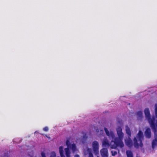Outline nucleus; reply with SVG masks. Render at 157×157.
<instances>
[{"label": "nucleus", "instance_id": "f257e3e1", "mask_svg": "<svg viewBox=\"0 0 157 157\" xmlns=\"http://www.w3.org/2000/svg\"><path fill=\"white\" fill-rule=\"evenodd\" d=\"M104 130L106 135L110 139L112 140L110 143L106 138H104L102 141V145L103 147H109L110 146L111 148H116L118 147L120 148L123 147L124 145L122 141L124 134L122 132V129L120 127L117 128V134L118 138H115L113 132L112 131H109L106 128H104Z\"/></svg>", "mask_w": 157, "mask_h": 157}, {"label": "nucleus", "instance_id": "f03ea898", "mask_svg": "<svg viewBox=\"0 0 157 157\" xmlns=\"http://www.w3.org/2000/svg\"><path fill=\"white\" fill-rule=\"evenodd\" d=\"M155 117H150V114L149 109L146 108L144 110V113L146 119L148 120L151 127L154 132L155 139L152 143V147L154 148L157 145V104L155 106Z\"/></svg>", "mask_w": 157, "mask_h": 157}, {"label": "nucleus", "instance_id": "7ed1b4c3", "mask_svg": "<svg viewBox=\"0 0 157 157\" xmlns=\"http://www.w3.org/2000/svg\"><path fill=\"white\" fill-rule=\"evenodd\" d=\"M70 139H68L66 142V144L67 147V148L65 149V155L66 157H71L70 154L71 152L69 148H71L73 152H75L76 151V148L75 144H71L70 142Z\"/></svg>", "mask_w": 157, "mask_h": 157}, {"label": "nucleus", "instance_id": "20e7f679", "mask_svg": "<svg viewBox=\"0 0 157 157\" xmlns=\"http://www.w3.org/2000/svg\"><path fill=\"white\" fill-rule=\"evenodd\" d=\"M143 133L141 130H139L137 136L134 139V145L135 147L138 148L142 147L143 144L142 140L143 139Z\"/></svg>", "mask_w": 157, "mask_h": 157}, {"label": "nucleus", "instance_id": "39448f33", "mask_svg": "<svg viewBox=\"0 0 157 157\" xmlns=\"http://www.w3.org/2000/svg\"><path fill=\"white\" fill-rule=\"evenodd\" d=\"M125 130L126 133L128 135V138H125V142L126 144L128 147H130L132 145V142L131 139L130 138L131 133L130 128L127 125L125 126Z\"/></svg>", "mask_w": 157, "mask_h": 157}, {"label": "nucleus", "instance_id": "423d86ee", "mask_svg": "<svg viewBox=\"0 0 157 157\" xmlns=\"http://www.w3.org/2000/svg\"><path fill=\"white\" fill-rule=\"evenodd\" d=\"M92 147L94 153L96 155L99 153V144L98 142L94 141L92 143Z\"/></svg>", "mask_w": 157, "mask_h": 157}, {"label": "nucleus", "instance_id": "0eeeda50", "mask_svg": "<svg viewBox=\"0 0 157 157\" xmlns=\"http://www.w3.org/2000/svg\"><path fill=\"white\" fill-rule=\"evenodd\" d=\"M100 153L102 157H108V151L107 149H102L100 151Z\"/></svg>", "mask_w": 157, "mask_h": 157}, {"label": "nucleus", "instance_id": "6e6552de", "mask_svg": "<svg viewBox=\"0 0 157 157\" xmlns=\"http://www.w3.org/2000/svg\"><path fill=\"white\" fill-rule=\"evenodd\" d=\"M91 152V149L88 148H87L84 151V153L85 155H86L87 154H89V157H93Z\"/></svg>", "mask_w": 157, "mask_h": 157}, {"label": "nucleus", "instance_id": "1a4fd4ad", "mask_svg": "<svg viewBox=\"0 0 157 157\" xmlns=\"http://www.w3.org/2000/svg\"><path fill=\"white\" fill-rule=\"evenodd\" d=\"M145 135L147 138H150L151 137V131L150 128H147L145 132Z\"/></svg>", "mask_w": 157, "mask_h": 157}, {"label": "nucleus", "instance_id": "9d476101", "mask_svg": "<svg viewBox=\"0 0 157 157\" xmlns=\"http://www.w3.org/2000/svg\"><path fill=\"white\" fill-rule=\"evenodd\" d=\"M59 152L61 157H65L63 155V148L62 146H60L59 147Z\"/></svg>", "mask_w": 157, "mask_h": 157}, {"label": "nucleus", "instance_id": "9b49d317", "mask_svg": "<svg viewBox=\"0 0 157 157\" xmlns=\"http://www.w3.org/2000/svg\"><path fill=\"white\" fill-rule=\"evenodd\" d=\"M137 116L138 119H140L143 117V113L141 111H138L137 113Z\"/></svg>", "mask_w": 157, "mask_h": 157}, {"label": "nucleus", "instance_id": "f8f14e48", "mask_svg": "<svg viewBox=\"0 0 157 157\" xmlns=\"http://www.w3.org/2000/svg\"><path fill=\"white\" fill-rule=\"evenodd\" d=\"M127 157H133V154L132 152L130 151H128L126 152Z\"/></svg>", "mask_w": 157, "mask_h": 157}, {"label": "nucleus", "instance_id": "ddd939ff", "mask_svg": "<svg viewBox=\"0 0 157 157\" xmlns=\"http://www.w3.org/2000/svg\"><path fill=\"white\" fill-rule=\"evenodd\" d=\"M96 132H98V135H102L103 134V131L102 130H100L99 131L98 129H96Z\"/></svg>", "mask_w": 157, "mask_h": 157}, {"label": "nucleus", "instance_id": "4468645a", "mask_svg": "<svg viewBox=\"0 0 157 157\" xmlns=\"http://www.w3.org/2000/svg\"><path fill=\"white\" fill-rule=\"evenodd\" d=\"M56 153L54 151L52 152L51 153L50 157H56Z\"/></svg>", "mask_w": 157, "mask_h": 157}, {"label": "nucleus", "instance_id": "2eb2a0df", "mask_svg": "<svg viewBox=\"0 0 157 157\" xmlns=\"http://www.w3.org/2000/svg\"><path fill=\"white\" fill-rule=\"evenodd\" d=\"M111 153L113 156H114L117 154V152L116 151H112Z\"/></svg>", "mask_w": 157, "mask_h": 157}, {"label": "nucleus", "instance_id": "dca6fc26", "mask_svg": "<svg viewBox=\"0 0 157 157\" xmlns=\"http://www.w3.org/2000/svg\"><path fill=\"white\" fill-rule=\"evenodd\" d=\"M41 157H46L45 154L44 152H42L41 153Z\"/></svg>", "mask_w": 157, "mask_h": 157}, {"label": "nucleus", "instance_id": "f3484780", "mask_svg": "<svg viewBox=\"0 0 157 157\" xmlns=\"http://www.w3.org/2000/svg\"><path fill=\"white\" fill-rule=\"evenodd\" d=\"M48 127H46L43 128V130L44 131L47 132L48 131Z\"/></svg>", "mask_w": 157, "mask_h": 157}, {"label": "nucleus", "instance_id": "a211bd4d", "mask_svg": "<svg viewBox=\"0 0 157 157\" xmlns=\"http://www.w3.org/2000/svg\"><path fill=\"white\" fill-rule=\"evenodd\" d=\"M75 157H79V156L78 155H75Z\"/></svg>", "mask_w": 157, "mask_h": 157}, {"label": "nucleus", "instance_id": "6ab92c4d", "mask_svg": "<svg viewBox=\"0 0 157 157\" xmlns=\"http://www.w3.org/2000/svg\"><path fill=\"white\" fill-rule=\"evenodd\" d=\"M83 139H85V136H84V137H83Z\"/></svg>", "mask_w": 157, "mask_h": 157}, {"label": "nucleus", "instance_id": "aec40b11", "mask_svg": "<svg viewBox=\"0 0 157 157\" xmlns=\"http://www.w3.org/2000/svg\"><path fill=\"white\" fill-rule=\"evenodd\" d=\"M97 157H99L98 156Z\"/></svg>", "mask_w": 157, "mask_h": 157}]
</instances>
